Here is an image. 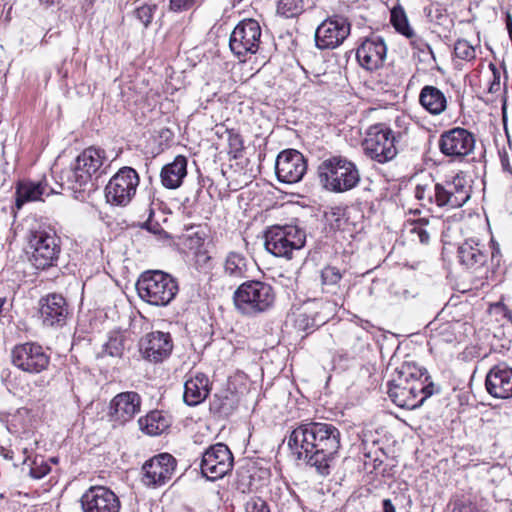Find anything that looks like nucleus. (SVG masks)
Wrapping results in <instances>:
<instances>
[{
	"label": "nucleus",
	"instance_id": "17",
	"mask_svg": "<svg viewBox=\"0 0 512 512\" xmlns=\"http://www.w3.org/2000/svg\"><path fill=\"white\" fill-rule=\"evenodd\" d=\"M177 466L176 459L169 453H160L147 460L142 466V482L148 487L164 485L171 479Z\"/></svg>",
	"mask_w": 512,
	"mask_h": 512
},
{
	"label": "nucleus",
	"instance_id": "2",
	"mask_svg": "<svg viewBox=\"0 0 512 512\" xmlns=\"http://www.w3.org/2000/svg\"><path fill=\"white\" fill-rule=\"evenodd\" d=\"M105 160L106 153L103 149L93 146L86 148L76 157L70 169L62 173V179L74 193L91 192L96 187L97 178L102 174L101 168Z\"/></svg>",
	"mask_w": 512,
	"mask_h": 512
},
{
	"label": "nucleus",
	"instance_id": "41",
	"mask_svg": "<svg viewBox=\"0 0 512 512\" xmlns=\"http://www.w3.org/2000/svg\"><path fill=\"white\" fill-rule=\"evenodd\" d=\"M228 134V146H229V155H231L234 159L240 156V153L244 149L243 139L241 135L233 130H227Z\"/></svg>",
	"mask_w": 512,
	"mask_h": 512
},
{
	"label": "nucleus",
	"instance_id": "27",
	"mask_svg": "<svg viewBox=\"0 0 512 512\" xmlns=\"http://www.w3.org/2000/svg\"><path fill=\"white\" fill-rule=\"evenodd\" d=\"M187 175V159L178 155L172 163L166 164L160 173L161 182L168 189L178 188Z\"/></svg>",
	"mask_w": 512,
	"mask_h": 512
},
{
	"label": "nucleus",
	"instance_id": "22",
	"mask_svg": "<svg viewBox=\"0 0 512 512\" xmlns=\"http://www.w3.org/2000/svg\"><path fill=\"white\" fill-rule=\"evenodd\" d=\"M387 47L382 37L373 36L365 39L357 48L356 58L366 70L373 71L383 65Z\"/></svg>",
	"mask_w": 512,
	"mask_h": 512
},
{
	"label": "nucleus",
	"instance_id": "38",
	"mask_svg": "<svg viewBox=\"0 0 512 512\" xmlns=\"http://www.w3.org/2000/svg\"><path fill=\"white\" fill-rule=\"evenodd\" d=\"M304 11V0H278L277 13L286 18H293Z\"/></svg>",
	"mask_w": 512,
	"mask_h": 512
},
{
	"label": "nucleus",
	"instance_id": "58",
	"mask_svg": "<svg viewBox=\"0 0 512 512\" xmlns=\"http://www.w3.org/2000/svg\"><path fill=\"white\" fill-rule=\"evenodd\" d=\"M1 454L3 455V457L5 459H11L12 458L11 452L8 451V450H5L4 448L1 449Z\"/></svg>",
	"mask_w": 512,
	"mask_h": 512
},
{
	"label": "nucleus",
	"instance_id": "53",
	"mask_svg": "<svg viewBox=\"0 0 512 512\" xmlns=\"http://www.w3.org/2000/svg\"><path fill=\"white\" fill-rule=\"evenodd\" d=\"M500 159H501V165H502L503 170L505 172L512 173V167L509 163V158H508L507 153L501 154Z\"/></svg>",
	"mask_w": 512,
	"mask_h": 512
},
{
	"label": "nucleus",
	"instance_id": "40",
	"mask_svg": "<svg viewBox=\"0 0 512 512\" xmlns=\"http://www.w3.org/2000/svg\"><path fill=\"white\" fill-rule=\"evenodd\" d=\"M23 465L29 466V475L34 479H41L50 472V466L44 461L42 457H35L34 460L28 464V459L23 461Z\"/></svg>",
	"mask_w": 512,
	"mask_h": 512
},
{
	"label": "nucleus",
	"instance_id": "47",
	"mask_svg": "<svg viewBox=\"0 0 512 512\" xmlns=\"http://www.w3.org/2000/svg\"><path fill=\"white\" fill-rule=\"evenodd\" d=\"M453 512H481L469 498L457 500Z\"/></svg>",
	"mask_w": 512,
	"mask_h": 512
},
{
	"label": "nucleus",
	"instance_id": "43",
	"mask_svg": "<svg viewBox=\"0 0 512 512\" xmlns=\"http://www.w3.org/2000/svg\"><path fill=\"white\" fill-rule=\"evenodd\" d=\"M454 54L456 58L468 61L475 57V49L468 41L458 40L454 45Z\"/></svg>",
	"mask_w": 512,
	"mask_h": 512
},
{
	"label": "nucleus",
	"instance_id": "46",
	"mask_svg": "<svg viewBox=\"0 0 512 512\" xmlns=\"http://www.w3.org/2000/svg\"><path fill=\"white\" fill-rule=\"evenodd\" d=\"M246 512H270V508L265 500L260 497H252L245 504Z\"/></svg>",
	"mask_w": 512,
	"mask_h": 512
},
{
	"label": "nucleus",
	"instance_id": "14",
	"mask_svg": "<svg viewBox=\"0 0 512 512\" xmlns=\"http://www.w3.org/2000/svg\"><path fill=\"white\" fill-rule=\"evenodd\" d=\"M260 37L259 23L254 19H245L236 25L230 35V50L240 61H245L248 54H255L258 51Z\"/></svg>",
	"mask_w": 512,
	"mask_h": 512
},
{
	"label": "nucleus",
	"instance_id": "42",
	"mask_svg": "<svg viewBox=\"0 0 512 512\" xmlns=\"http://www.w3.org/2000/svg\"><path fill=\"white\" fill-rule=\"evenodd\" d=\"M428 17L431 22L439 26L445 27L448 23V13L446 12V8L441 4H432Z\"/></svg>",
	"mask_w": 512,
	"mask_h": 512
},
{
	"label": "nucleus",
	"instance_id": "4",
	"mask_svg": "<svg viewBox=\"0 0 512 512\" xmlns=\"http://www.w3.org/2000/svg\"><path fill=\"white\" fill-rule=\"evenodd\" d=\"M321 184L329 191L343 193L354 189L361 180L357 165L343 156H332L318 166Z\"/></svg>",
	"mask_w": 512,
	"mask_h": 512
},
{
	"label": "nucleus",
	"instance_id": "13",
	"mask_svg": "<svg viewBox=\"0 0 512 512\" xmlns=\"http://www.w3.org/2000/svg\"><path fill=\"white\" fill-rule=\"evenodd\" d=\"M350 33L351 23L348 18L334 13L324 19L316 28V47L321 50L335 49L343 44Z\"/></svg>",
	"mask_w": 512,
	"mask_h": 512
},
{
	"label": "nucleus",
	"instance_id": "52",
	"mask_svg": "<svg viewBox=\"0 0 512 512\" xmlns=\"http://www.w3.org/2000/svg\"><path fill=\"white\" fill-rule=\"evenodd\" d=\"M439 148L445 156H448V130L442 132L439 140Z\"/></svg>",
	"mask_w": 512,
	"mask_h": 512
},
{
	"label": "nucleus",
	"instance_id": "33",
	"mask_svg": "<svg viewBox=\"0 0 512 512\" xmlns=\"http://www.w3.org/2000/svg\"><path fill=\"white\" fill-rule=\"evenodd\" d=\"M44 193L42 183L19 182L15 192V205L17 209H21L27 202L37 201Z\"/></svg>",
	"mask_w": 512,
	"mask_h": 512
},
{
	"label": "nucleus",
	"instance_id": "45",
	"mask_svg": "<svg viewBox=\"0 0 512 512\" xmlns=\"http://www.w3.org/2000/svg\"><path fill=\"white\" fill-rule=\"evenodd\" d=\"M155 10L156 5H143L135 9V16L145 27H147L153 19Z\"/></svg>",
	"mask_w": 512,
	"mask_h": 512
},
{
	"label": "nucleus",
	"instance_id": "60",
	"mask_svg": "<svg viewBox=\"0 0 512 512\" xmlns=\"http://www.w3.org/2000/svg\"><path fill=\"white\" fill-rule=\"evenodd\" d=\"M419 190H420V188H419V187H417V194H416V196H417L418 198H422V193H420V192H419Z\"/></svg>",
	"mask_w": 512,
	"mask_h": 512
},
{
	"label": "nucleus",
	"instance_id": "44",
	"mask_svg": "<svg viewBox=\"0 0 512 512\" xmlns=\"http://www.w3.org/2000/svg\"><path fill=\"white\" fill-rule=\"evenodd\" d=\"M454 399L452 404L456 405L454 409H457L459 413L464 411V407L469 405L470 391L468 388H454L453 389Z\"/></svg>",
	"mask_w": 512,
	"mask_h": 512
},
{
	"label": "nucleus",
	"instance_id": "39",
	"mask_svg": "<svg viewBox=\"0 0 512 512\" xmlns=\"http://www.w3.org/2000/svg\"><path fill=\"white\" fill-rule=\"evenodd\" d=\"M124 349V337L119 333L111 334L104 344V351L111 357L121 358Z\"/></svg>",
	"mask_w": 512,
	"mask_h": 512
},
{
	"label": "nucleus",
	"instance_id": "18",
	"mask_svg": "<svg viewBox=\"0 0 512 512\" xmlns=\"http://www.w3.org/2000/svg\"><path fill=\"white\" fill-rule=\"evenodd\" d=\"M83 512H119V497L108 487L91 486L80 499Z\"/></svg>",
	"mask_w": 512,
	"mask_h": 512
},
{
	"label": "nucleus",
	"instance_id": "19",
	"mask_svg": "<svg viewBox=\"0 0 512 512\" xmlns=\"http://www.w3.org/2000/svg\"><path fill=\"white\" fill-rule=\"evenodd\" d=\"M139 347L145 359L158 363L169 357L173 342L169 333L153 331L140 340Z\"/></svg>",
	"mask_w": 512,
	"mask_h": 512
},
{
	"label": "nucleus",
	"instance_id": "54",
	"mask_svg": "<svg viewBox=\"0 0 512 512\" xmlns=\"http://www.w3.org/2000/svg\"><path fill=\"white\" fill-rule=\"evenodd\" d=\"M382 506L383 512H396L395 505L392 503L391 499H384Z\"/></svg>",
	"mask_w": 512,
	"mask_h": 512
},
{
	"label": "nucleus",
	"instance_id": "57",
	"mask_svg": "<svg viewBox=\"0 0 512 512\" xmlns=\"http://www.w3.org/2000/svg\"><path fill=\"white\" fill-rule=\"evenodd\" d=\"M419 238L422 243H426L429 239V235L426 231L420 230L419 231Z\"/></svg>",
	"mask_w": 512,
	"mask_h": 512
},
{
	"label": "nucleus",
	"instance_id": "3",
	"mask_svg": "<svg viewBox=\"0 0 512 512\" xmlns=\"http://www.w3.org/2000/svg\"><path fill=\"white\" fill-rule=\"evenodd\" d=\"M136 290L141 300L155 307H167L177 296V280L161 270H148L141 273L136 282Z\"/></svg>",
	"mask_w": 512,
	"mask_h": 512
},
{
	"label": "nucleus",
	"instance_id": "5",
	"mask_svg": "<svg viewBox=\"0 0 512 512\" xmlns=\"http://www.w3.org/2000/svg\"><path fill=\"white\" fill-rule=\"evenodd\" d=\"M265 249L276 257L292 259L306 243V232L296 225H274L264 235Z\"/></svg>",
	"mask_w": 512,
	"mask_h": 512
},
{
	"label": "nucleus",
	"instance_id": "11",
	"mask_svg": "<svg viewBox=\"0 0 512 512\" xmlns=\"http://www.w3.org/2000/svg\"><path fill=\"white\" fill-rule=\"evenodd\" d=\"M140 178L132 167H122L105 187L107 202L116 206L128 205L136 194Z\"/></svg>",
	"mask_w": 512,
	"mask_h": 512
},
{
	"label": "nucleus",
	"instance_id": "1",
	"mask_svg": "<svg viewBox=\"0 0 512 512\" xmlns=\"http://www.w3.org/2000/svg\"><path fill=\"white\" fill-rule=\"evenodd\" d=\"M341 433L331 423L306 422L297 426L288 437V447L320 476L330 474V468L341 447Z\"/></svg>",
	"mask_w": 512,
	"mask_h": 512
},
{
	"label": "nucleus",
	"instance_id": "35",
	"mask_svg": "<svg viewBox=\"0 0 512 512\" xmlns=\"http://www.w3.org/2000/svg\"><path fill=\"white\" fill-rule=\"evenodd\" d=\"M430 376L426 370V375L419 378H411L409 381L411 398L415 400H421V396H425V400L433 395L438 390L435 388L433 382L429 381Z\"/></svg>",
	"mask_w": 512,
	"mask_h": 512
},
{
	"label": "nucleus",
	"instance_id": "51",
	"mask_svg": "<svg viewBox=\"0 0 512 512\" xmlns=\"http://www.w3.org/2000/svg\"><path fill=\"white\" fill-rule=\"evenodd\" d=\"M251 484V476H239L237 480V490L241 491L242 493H246L247 491H250Z\"/></svg>",
	"mask_w": 512,
	"mask_h": 512
},
{
	"label": "nucleus",
	"instance_id": "49",
	"mask_svg": "<svg viewBox=\"0 0 512 512\" xmlns=\"http://www.w3.org/2000/svg\"><path fill=\"white\" fill-rule=\"evenodd\" d=\"M435 200L438 206H445L448 203V191L441 184L435 185Z\"/></svg>",
	"mask_w": 512,
	"mask_h": 512
},
{
	"label": "nucleus",
	"instance_id": "28",
	"mask_svg": "<svg viewBox=\"0 0 512 512\" xmlns=\"http://www.w3.org/2000/svg\"><path fill=\"white\" fill-rule=\"evenodd\" d=\"M468 176L460 171L450 181V207L463 206L471 196V185Z\"/></svg>",
	"mask_w": 512,
	"mask_h": 512
},
{
	"label": "nucleus",
	"instance_id": "8",
	"mask_svg": "<svg viewBox=\"0 0 512 512\" xmlns=\"http://www.w3.org/2000/svg\"><path fill=\"white\" fill-rule=\"evenodd\" d=\"M60 240L54 232L39 229L31 231L27 254L36 269H47L56 264L60 254Z\"/></svg>",
	"mask_w": 512,
	"mask_h": 512
},
{
	"label": "nucleus",
	"instance_id": "55",
	"mask_svg": "<svg viewBox=\"0 0 512 512\" xmlns=\"http://www.w3.org/2000/svg\"><path fill=\"white\" fill-rule=\"evenodd\" d=\"M491 244H492L491 258H492V261H494V259L496 257L500 256V247L494 240H491Z\"/></svg>",
	"mask_w": 512,
	"mask_h": 512
},
{
	"label": "nucleus",
	"instance_id": "61",
	"mask_svg": "<svg viewBox=\"0 0 512 512\" xmlns=\"http://www.w3.org/2000/svg\"><path fill=\"white\" fill-rule=\"evenodd\" d=\"M41 1L44 2V3H47V4L54 3V0H41Z\"/></svg>",
	"mask_w": 512,
	"mask_h": 512
},
{
	"label": "nucleus",
	"instance_id": "9",
	"mask_svg": "<svg viewBox=\"0 0 512 512\" xmlns=\"http://www.w3.org/2000/svg\"><path fill=\"white\" fill-rule=\"evenodd\" d=\"M395 133L385 124L378 123L368 128L362 142L364 153L380 164L393 160L398 151Z\"/></svg>",
	"mask_w": 512,
	"mask_h": 512
},
{
	"label": "nucleus",
	"instance_id": "6",
	"mask_svg": "<svg viewBox=\"0 0 512 512\" xmlns=\"http://www.w3.org/2000/svg\"><path fill=\"white\" fill-rule=\"evenodd\" d=\"M274 300L272 286L257 280L242 283L233 294L236 309L244 315L265 312L273 305Z\"/></svg>",
	"mask_w": 512,
	"mask_h": 512
},
{
	"label": "nucleus",
	"instance_id": "56",
	"mask_svg": "<svg viewBox=\"0 0 512 512\" xmlns=\"http://www.w3.org/2000/svg\"><path fill=\"white\" fill-rule=\"evenodd\" d=\"M6 305H7V298L6 297H0V315H2L3 311L8 310Z\"/></svg>",
	"mask_w": 512,
	"mask_h": 512
},
{
	"label": "nucleus",
	"instance_id": "59",
	"mask_svg": "<svg viewBox=\"0 0 512 512\" xmlns=\"http://www.w3.org/2000/svg\"><path fill=\"white\" fill-rule=\"evenodd\" d=\"M505 317L508 318V320L512 323V313L510 311H508L507 313H505Z\"/></svg>",
	"mask_w": 512,
	"mask_h": 512
},
{
	"label": "nucleus",
	"instance_id": "34",
	"mask_svg": "<svg viewBox=\"0 0 512 512\" xmlns=\"http://www.w3.org/2000/svg\"><path fill=\"white\" fill-rule=\"evenodd\" d=\"M236 395L228 390L216 393L210 402V410L219 416L227 417L237 408Z\"/></svg>",
	"mask_w": 512,
	"mask_h": 512
},
{
	"label": "nucleus",
	"instance_id": "15",
	"mask_svg": "<svg viewBox=\"0 0 512 512\" xmlns=\"http://www.w3.org/2000/svg\"><path fill=\"white\" fill-rule=\"evenodd\" d=\"M11 362L19 370L39 374L50 364V355L36 342L15 345L11 351Z\"/></svg>",
	"mask_w": 512,
	"mask_h": 512
},
{
	"label": "nucleus",
	"instance_id": "30",
	"mask_svg": "<svg viewBox=\"0 0 512 512\" xmlns=\"http://www.w3.org/2000/svg\"><path fill=\"white\" fill-rule=\"evenodd\" d=\"M442 315L443 310L428 324L430 331L428 345L431 351L434 349L441 350L448 343V323L442 322L444 319Z\"/></svg>",
	"mask_w": 512,
	"mask_h": 512
},
{
	"label": "nucleus",
	"instance_id": "7",
	"mask_svg": "<svg viewBox=\"0 0 512 512\" xmlns=\"http://www.w3.org/2000/svg\"><path fill=\"white\" fill-rule=\"evenodd\" d=\"M426 375V369L418 366L415 362L405 361L395 369L391 380L388 381L387 394L391 401L398 407L405 409H416L425 401V396L421 400L411 398L409 381L411 378H419Z\"/></svg>",
	"mask_w": 512,
	"mask_h": 512
},
{
	"label": "nucleus",
	"instance_id": "48",
	"mask_svg": "<svg viewBox=\"0 0 512 512\" xmlns=\"http://www.w3.org/2000/svg\"><path fill=\"white\" fill-rule=\"evenodd\" d=\"M195 0H170V10L174 12H182L190 9Z\"/></svg>",
	"mask_w": 512,
	"mask_h": 512
},
{
	"label": "nucleus",
	"instance_id": "16",
	"mask_svg": "<svg viewBox=\"0 0 512 512\" xmlns=\"http://www.w3.org/2000/svg\"><path fill=\"white\" fill-rule=\"evenodd\" d=\"M307 171V161L302 153L295 149L281 151L276 157L275 173L282 183L299 182Z\"/></svg>",
	"mask_w": 512,
	"mask_h": 512
},
{
	"label": "nucleus",
	"instance_id": "20",
	"mask_svg": "<svg viewBox=\"0 0 512 512\" xmlns=\"http://www.w3.org/2000/svg\"><path fill=\"white\" fill-rule=\"evenodd\" d=\"M486 391L494 398L512 397V368L506 363H499L490 368L485 378Z\"/></svg>",
	"mask_w": 512,
	"mask_h": 512
},
{
	"label": "nucleus",
	"instance_id": "21",
	"mask_svg": "<svg viewBox=\"0 0 512 512\" xmlns=\"http://www.w3.org/2000/svg\"><path fill=\"white\" fill-rule=\"evenodd\" d=\"M141 397L134 391L117 394L110 403V420L123 425L140 412Z\"/></svg>",
	"mask_w": 512,
	"mask_h": 512
},
{
	"label": "nucleus",
	"instance_id": "10",
	"mask_svg": "<svg viewBox=\"0 0 512 512\" xmlns=\"http://www.w3.org/2000/svg\"><path fill=\"white\" fill-rule=\"evenodd\" d=\"M336 308L337 304L333 301L308 300L294 313V327L308 335L329 321L335 315Z\"/></svg>",
	"mask_w": 512,
	"mask_h": 512
},
{
	"label": "nucleus",
	"instance_id": "37",
	"mask_svg": "<svg viewBox=\"0 0 512 512\" xmlns=\"http://www.w3.org/2000/svg\"><path fill=\"white\" fill-rule=\"evenodd\" d=\"M391 23L402 35L412 39L415 36L413 29L409 26L406 14L402 9L394 8L391 11Z\"/></svg>",
	"mask_w": 512,
	"mask_h": 512
},
{
	"label": "nucleus",
	"instance_id": "50",
	"mask_svg": "<svg viewBox=\"0 0 512 512\" xmlns=\"http://www.w3.org/2000/svg\"><path fill=\"white\" fill-rule=\"evenodd\" d=\"M492 71H493V79L489 84L488 92L494 94V93L499 92V90H500V73L495 68L494 65H492Z\"/></svg>",
	"mask_w": 512,
	"mask_h": 512
},
{
	"label": "nucleus",
	"instance_id": "23",
	"mask_svg": "<svg viewBox=\"0 0 512 512\" xmlns=\"http://www.w3.org/2000/svg\"><path fill=\"white\" fill-rule=\"evenodd\" d=\"M40 317L46 327H61L65 325L68 316V305L60 294H49L40 301Z\"/></svg>",
	"mask_w": 512,
	"mask_h": 512
},
{
	"label": "nucleus",
	"instance_id": "12",
	"mask_svg": "<svg viewBox=\"0 0 512 512\" xmlns=\"http://www.w3.org/2000/svg\"><path fill=\"white\" fill-rule=\"evenodd\" d=\"M233 465L234 457L229 447L224 443H216L203 452L200 470L207 480L215 481L231 472Z\"/></svg>",
	"mask_w": 512,
	"mask_h": 512
},
{
	"label": "nucleus",
	"instance_id": "29",
	"mask_svg": "<svg viewBox=\"0 0 512 512\" xmlns=\"http://www.w3.org/2000/svg\"><path fill=\"white\" fill-rule=\"evenodd\" d=\"M248 259L240 252L230 251L223 262L224 275L233 279H242L248 272Z\"/></svg>",
	"mask_w": 512,
	"mask_h": 512
},
{
	"label": "nucleus",
	"instance_id": "31",
	"mask_svg": "<svg viewBox=\"0 0 512 512\" xmlns=\"http://www.w3.org/2000/svg\"><path fill=\"white\" fill-rule=\"evenodd\" d=\"M140 429L151 436L160 435L170 426V421L161 411L154 410L138 420Z\"/></svg>",
	"mask_w": 512,
	"mask_h": 512
},
{
	"label": "nucleus",
	"instance_id": "25",
	"mask_svg": "<svg viewBox=\"0 0 512 512\" xmlns=\"http://www.w3.org/2000/svg\"><path fill=\"white\" fill-rule=\"evenodd\" d=\"M457 261L465 269L477 270L487 262V255L473 239L462 243L457 249Z\"/></svg>",
	"mask_w": 512,
	"mask_h": 512
},
{
	"label": "nucleus",
	"instance_id": "32",
	"mask_svg": "<svg viewBox=\"0 0 512 512\" xmlns=\"http://www.w3.org/2000/svg\"><path fill=\"white\" fill-rule=\"evenodd\" d=\"M421 105L432 114L441 113L446 107L444 94L433 86H425L419 97Z\"/></svg>",
	"mask_w": 512,
	"mask_h": 512
},
{
	"label": "nucleus",
	"instance_id": "36",
	"mask_svg": "<svg viewBox=\"0 0 512 512\" xmlns=\"http://www.w3.org/2000/svg\"><path fill=\"white\" fill-rule=\"evenodd\" d=\"M320 278L323 292L335 293L342 275L338 268L334 266H326L322 269Z\"/></svg>",
	"mask_w": 512,
	"mask_h": 512
},
{
	"label": "nucleus",
	"instance_id": "24",
	"mask_svg": "<svg viewBox=\"0 0 512 512\" xmlns=\"http://www.w3.org/2000/svg\"><path fill=\"white\" fill-rule=\"evenodd\" d=\"M209 378L204 373H196L184 383L183 401L188 406H197L210 393Z\"/></svg>",
	"mask_w": 512,
	"mask_h": 512
},
{
	"label": "nucleus",
	"instance_id": "62",
	"mask_svg": "<svg viewBox=\"0 0 512 512\" xmlns=\"http://www.w3.org/2000/svg\"><path fill=\"white\" fill-rule=\"evenodd\" d=\"M453 299H454V297H453V296H451V297L449 298L450 303L453 301Z\"/></svg>",
	"mask_w": 512,
	"mask_h": 512
},
{
	"label": "nucleus",
	"instance_id": "26",
	"mask_svg": "<svg viewBox=\"0 0 512 512\" xmlns=\"http://www.w3.org/2000/svg\"><path fill=\"white\" fill-rule=\"evenodd\" d=\"M475 146L474 135L464 128L450 129V162L470 154Z\"/></svg>",
	"mask_w": 512,
	"mask_h": 512
}]
</instances>
